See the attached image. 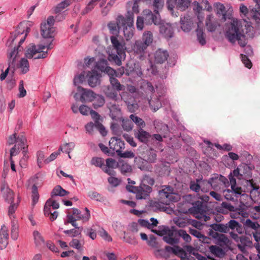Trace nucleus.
Returning <instances> with one entry per match:
<instances>
[{
  "instance_id": "f257e3e1",
  "label": "nucleus",
  "mask_w": 260,
  "mask_h": 260,
  "mask_svg": "<svg viewBox=\"0 0 260 260\" xmlns=\"http://www.w3.org/2000/svg\"><path fill=\"white\" fill-rule=\"evenodd\" d=\"M252 27L245 21L233 19L228 25L225 31V37L232 43L238 41L239 45L243 47L247 44L246 34Z\"/></svg>"
},
{
  "instance_id": "f03ea898",
  "label": "nucleus",
  "mask_w": 260,
  "mask_h": 260,
  "mask_svg": "<svg viewBox=\"0 0 260 260\" xmlns=\"http://www.w3.org/2000/svg\"><path fill=\"white\" fill-rule=\"evenodd\" d=\"M27 36L25 34L24 36L20 38L18 45L14 47L13 49L8 50V58L9 67L15 69L19 68L21 69L22 74H26L29 70V64L28 61L25 58L21 59L19 64L16 63V59L19 56V52L22 51L23 48L21 47V44L24 42Z\"/></svg>"
},
{
  "instance_id": "7ed1b4c3",
  "label": "nucleus",
  "mask_w": 260,
  "mask_h": 260,
  "mask_svg": "<svg viewBox=\"0 0 260 260\" xmlns=\"http://www.w3.org/2000/svg\"><path fill=\"white\" fill-rule=\"evenodd\" d=\"M243 230L249 235H252L256 243L254 247L260 252V224L256 221H252L250 219H246L243 222Z\"/></svg>"
},
{
  "instance_id": "20e7f679",
  "label": "nucleus",
  "mask_w": 260,
  "mask_h": 260,
  "mask_svg": "<svg viewBox=\"0 0 260 260\" xmlns=\"http://www.w3.org/2000/svg\"><path fill=\"white\" fill-rule=\"evenodd\" d=\"M85 212L82 214L81 211L77 208H73L72 211H69L67 215V219L64 224L71 223L74 228H77L76 221L82 220L83 222L88 221L90 218V211L87 208H85Z\"/></svg>"
},
{
  "instance_id": "39448f33",
  "label": "nucleus",
  "mask_w": 260,
  "mask_h": 260,
  "mask_svg": "<svg viewBox=\"0 0 260 260\" xmlns=\"http://www.w3.org/2000/svg\"><path fill=\"white\" fill-rule=\"evenodd\" d=\"M51 42L47 45H39L38 49L36 46L34 44H30L27 47L25 55L27 58H32L34 57L35 59L44 58L47 57V52L43 51V50L47 48V50L51 49Z\"/></svg>"
},
{
  "instance_id": "423d86ee",
  "label": "nucleus",
  "mask_w": 260,
  "mask_h": 260,
  "mask_svg": "<svg viewBox=\"0 0 260 260\" xmlns=\"http://www.w3.org/2000/svg\"><path fill=\"white\" fill-rule=\"evenodd\" d=\"M255 5L254 7L249 6V8L241 4L240 6V11L249 19L254 20L257 23L260 22V0H254Z\"/></svg>"
},
{
  "instance_id": "0eeeda50",
  "label": "nucleus",
  "mask_w": 260,
  "mask_h": 260,
  "mask_svg": "<svg viewBox=\"0 0 260 260\" xmlns=\"http://www.w3.org/2000/svg\"><path fill=\"white\" fill-rule=\"evenodd\" d=\"M177 194L174 192V189L170 186H163L159 191V202L164 205H169L172 202L177 201Z\"/></svg>"
},
{
  "instance_id": "6e6552de",
  "label": "nucleus",
  "mask_w": 260,
  "mask_h": 260,
  "mask_svg": "<svg viewBox=\"0 0 260 260\" xmlns=\"http://www.w3.org/2000/svg\"><path fill=\"white\" fill-rule=\"evenodd\" d=\"M126 188L128 191L135 193L136 198L138 200L146 199L152 191V188L144 183L141 184L139 186L128 185Z\"/></svg>"
},
{
  "instance_id": "1a4fd4ad",
  "label": "nucleus",
  "mask_w": 260,
  "mask_h": 260,
  "mask_svg": "<svg viewBox=\"0 0 260 260\" xmlns=\"http://www.w3.org/2000/svg\"><path fill=\"white\" fill-rule=\"evenodd\" d=\"M123 26H121L123 29V35L126 40H129L134 36V15L133 13L129 14L125 18V22Z\"/></svg>"
},
{
  "instance_id": "9d476101",
  "label": "nucleus",
  "mask_w": 260,
  "mask_h": 260,
  "mask_svg": "<svg viewBox=\"0 0 260 260\" xmlns=\"http://www.w3.org/2000/svg\"><path fill=\"white\" fill-rule=\"evenodd\" d=\"M192 211L196 218L201 221H208L211 219L209 211H206L201 202H197L192 208Z\"/></svg>"
},
{
  "instance_id": "9b49d317",
  "label": "nucleus",
  "mask_w": 260,
  "mask_h": 260,
  "mask_svg": "<svg viewBox=\"0 0 260 260\" xmlns=\"http://www.w3.org/2000/svg\"><path fill=\"white\" fill-rule=\"evenodd\" d=\"M54 23V18L52 16L48 17L47 22L42 23L41 25V35L44 38H51L55 30L53 25Z\"/></svg>"
},
{
  "instance_id": "f8f14e48",
  "label": "nucleus",
  "mask_w": 260,
  "mask_h": 260,
  "mask_svg": "<svg viewBox=\"0 0 260 260\" xmlns=\"http://www.w3.org/2000/svg\"><path fill=\"white\" fill-rule=\"evenodd\" d=\"M207 182L209 185H206L208 187L211 186L215 190L220 189L226 186L229 184L228 180L222 175H215L214 177L210 178Z\"/></svg>"
},
{
  "instance_id": "ddd939ff",
  "label": "nucleus",
  "mask_w": 260,
  "mask_h": 260,
  "mask_svg": "<svg viewBox=\"0 0 260 260\" xmlns=\"http://www.w3.org/2000/svg\"><path fill=\"white\" fill-rule=\"evenodd\" d=\"M190 0H167V4L169 11L173 12L174 8L181 11H184L189 6Z\"/></svg>"
},
{
  "instance_id": "4468645a",
  "label": "nucleus",
  "mask_w": 260,
  "mask_h": 260,
  "mask_svg": "<svg viewBox=\"0 0 260 260\" xmlns=\"http://www.w3.org/2000/svg\"><path fill=\"white\" fill-rule=\"evenodd\" d=\"M110 40L112 45L114 47L113 50L118 54L120 57H122L125 55V44L122 41H120L116 37L111 36Z\"/></svg>"
},
{
  "instance_id": "2eb2a0df",
  "label": "nucleus",
  "mask_w": 260,
  "mask_h": 260,
  "mask_svg": "<svg viewBox=\"0 0 260 260\" xmlns=\"http://www.w3.org/2000/svg\"><path fill=\"white\" fill-rule=\"evenodd\" d=\"M78 90L82 91L80 101L82 103L91 102L95 99L96 93L90 89H85L81 86L78 87Z\"/></svg>"
},
{
  "instance_id": "dca6fc26",
  "label": "nucleus",
  "mask_w": 260,
  "mask_h": 260,
  "mask_svg": "<svg viewBox=\"0 0 260 260\" xmlns=\"http://www.w3.org/2000/svg\"><path fill=\"white\" fill-rule=\"evenodd\" d=\"M125 18L122 15H119L116 18V22H110L108 23V26L113 34H116L121 29V26H123L125 22Z\"/></svg>"
},
{
  "instance_id": "f3484780",
  "label": "nucleus",
  "mask_w": 260,
  "mask_h": 260,
  "mask_svg": "<svg viewBox=\"0 0 260 260\" xmlns=\"http://www.w3.org/2000/svg\"><path fill=\"white\" fill-rule=\"evenodd\" d=\"M204 185H209L207 180L197 179L196 181H190L189 188L191 190L196 192H199L200 190L204 192H207V188H205V187L203 186Z\"/></svg>"
},
{
  "instance_id": "a211bd4d",
  "label": "nucleus",
  "mask_w": 260,
  "mask_h": 260,
  "mask_svg": "<svg viewBox=\"0 0 260 260\" xmlns=\"http://www.w3.org/2000/svg\"><path fill=\"white\" fill-rule=\"evenodd\" d=\"M90 114L92 118L94 120L96 129L103 136H105L107 135V132L104 125L99 121L100 115L93 110H91Z\"/></svg>"
},
{
  "instance_id": "6ab92c4d",
  "label": "nucleus",
  "mask_w": 260,
  "mask_h": 260,
  "mask_svg": "<svg viewBox=\"0 0 260 260\" xmlns=\"http://www.w3.org/2000/svg\"><path fill=\"white\" fill-rule=\"evenodd\" d=\"M227 227L226 233L231 232H236L239 234L243 233V228L241 224L234 219H231L228 223L225 224Z\"/></svg>"
},
{
  "instance_id": "aec40b11",
  "label": "nucleus",
  "mask_w": 260,
  "mask_h": 260,
  "mask_svg": "<svg viewBox=\"0 0 260 260\" xmlns=\"http://www.w3.org/2000/svg\"><path fill=\"white\" fill-rule=\"evenodd\" d=\"M38 177H34L30 178L28 182L30 184H32L31 189V198L32 205H35L38 202L39 199V194L38 190L37 183L36 182Z\"/></svg>"
},
{
  "instance_id": "412c9836",
  "label": "nucleus",
  "mask_w": 260,
  "mask_h": 260,
  "mask_svg": "<svg viewBox=\"0 0 260 260\" xmlns=\"http://www.w3.org/2000/svg\"><path fill=\"white\" fill-rule=\"evenodd\" d=\"M110 149L115 151L117 154L122 149L124 148V144L120 139L115 137L112 138L109 142Z\"/></svg>"
},
{
  "instance_id": "4be33fe9",
  "label": "nucleus",
  "mask_w": 260,
  "mask_h": 260,
  "mask_svg": "<svg viewBox=\"0 0 260 260\" xmlns=\"http://www.w3.org/2000/svg\"><path fill=\"white\" fill-rule=\"evenodd\" d=\"M3 196L5 200L9 203H12L14 202V192L9 188L7 185L3 184L1 188Z\"/></svg>"
},
{
  "instance_id": "5701e85b",
  "label": "nucleus",
  "mask_w": 260,
  "mask_h": 260,
  "mask_svg": "<svg viewBox=\"0 0 260 260\" xmlns=\"http://www.w3.org/2000/svg\"><path fill=\"white\" fill-rule=\"evenodd\" d=\"M181 28L184 32H188L191 29L193 21L188 15H184L180 18Z\"/></svg>"
},
{
  "instance_id": "b1692460",
  "label": "nucleus",
  "mask_w": 260,
  "mask_h": 260,
  "mask_svg": "<svg viewBox=\"0 0 260 260\" xmlns=\"http://www.w3.org/2000/svg\"><path fill=\"white\" fill-rule=\"evenodd\" d=\"M135 136L140 142L146 143L150 137V135L142 128H140L137 131H135Z\"/></svg>"
},
{
  "instance_id": "393cba45",
  "label": "nucleus",
  "mask_w": 260,
  "mask_h": 260,
  "mask_svg": "<svg viewBox=\"0 0 260 260\" xmlns=\"http://www.w3.org/2000/svg\"><path fill=\"white\" fill-rule=\"evenodd\" d=\"M169 53L166 50L158 49L155 53V61L156 63H162L167 60Z\"/></svg>"
},
{
  "instance_id": "a878e982",
  "label": "nucleus",
  "mask_w": 260,
  "mask_h": 260,
  "mask_svg": "<svg viewBox=\"0 0 260 260\" xmlns=\"http://www.w3.org/2000/svg\"><path fill=\"white\" fill-rule=\"evenodd\" d=\"M218 25V22L215 20L213 15H209L207 17L206 19V26L209 31H214Z\"/></svg>"
},
{
  "instance_id": "bb28decb",
  "label": "nucleus",
  "mask_w": 260,
  "mask_h": 260,
  "mask_svg": "<svg viewBox=\"0 0 260 260\" xmlns=\"http://www.w3.org/2000/svg\"><path fill=\"white\" fill-rule=\"evenodd\" d=\"M209 234L221 244L226 245L230 243L229 239L227 236L223 234H220L216 232H214L211 230L209 232Z\"/></svg>"
},
{
  "instance_id": "cd10ccee",
  "label": "nucleus",
  "mask_w": 260,
  "mask_h": 260,
  "mask_svg": "<svg viewBox=\"0 0 260 260\" xmlns=\"http://www.w3.org/2000/svg\"><path fill=\"white\" fill-rule=\"evenodd\" d=\"M159 31L166 38L170 39L173 35V27L169 24L161 25L159 27Z\"/></svg>"
},
{
  "instance_id": "c85d7f7f",
  "label": "nucleus",
  "mask_w": 260,
  "mask_h": 260,
  "mask_svg": "<svg viewBox=\"0 0 260 260\" xmlns=\"http://www.w3.org/2000/svg\"><path fill=\"white\" fill-rule=\"evenodd\" d=\"M89 78L88 82L89 85L91 87H94L100 84V75L95 71H93L92 73L88 75Z\"/></svg>"
},
{
  "instance_id": "c756f323",
  "label": "nucleus",
  "mask_w": 260,
  "mask_h": 260,
  "mask_svg": "<svg viewBox=\"0 0 260 260\" xmlns=\"http://www.w3.org/2000/svg\"><path fill=\"white\" fill-rule=\"evenodd\" d=\"M249 184L251 188L250 191V196L252 200H256V197H259L260 192L258 191L259 186L254 182L252 179L249 180Z\"/></svg>"
},
{
  "instance_id": "7c9ffc66",
  "label": "nucleus",
  "mask_w": 260,
  "mask_h": 260,
  "mask_svg": "<svg viewBox=\"0 0 260 260\" xmlns=\"http://www.w3.org/2000/svg\"><path fill=\"white\" fill-rule=\"evenodd\" d=\"M167 234V236L163 237V240L166 243L174 245L179 242V239L176 236L174 237V232L173 231L169 230Z\"/></svg>"
},
{
  "instance_id": "2f4dec72",
  "label": "nucleus",
  "mask_w": 260,
  "mask_h": 260,
  "mask_svg": "<svg viewBox=\"0 0 260 260\" xmlns=\"http://www.w3.org/2000/svg\"><path fill=\"white\" fill-rule=\"evenodd\" d=\"M147 47L142 41L138 40L136 41L133 46V50L136 53L140 54L143 53Z\"/></svg>"
},
{
  "instance_id": "473e14b6",
  "label": "nucleus",
  "mask_w": 260,
  "mask_h": 260,
  "mask_svg": "<svg viewBox=\"0 0 260 260\" xmlns=\"http://www.w3.org/2000/svg\"><path fill=\"white\" fill-rule=\"evenodd\" d=\"M234 209L235 207L231 203L224 202L222 203L221 206L218 207L217 211L220 213L226 214L229 211H234Z\"/></svg>"
},
{
  "instance_id": "72a5a7b5",
  "label": "nucleus",
  "mask_w": 260,
  "mask_h": 260,
  "mask_svg": "<svg viewBox=\"0 0 260 260\" xmlns=\"http://www.w3.org/2000/svg\"><path fill=\"white\" fill-rule=\"evenodd\" d=\"M143 14L145 15L146 20L148 19L149 21L151 20V22L155 24L159 23V18L157 15L153 14L151 10L148 9L145 10L143 11Z\"/></svg>"
},
{
  "instance_id": "f704fd0d",
  "label": "nucleus",
  "mask_w": 260,
  "mask_h": 260,
  "mask_svg": "<svg viewBox=\"0 0 260 260\" xmlns=\"http://www.w3.org/2000/svg\"><path fill=\"white\" fill-rule=\"evenodd\" d=\"M214 7L215 8V11L218 15H222V18L225 20V15L226 11L225 10V6L223 4L221 3L218 2L215 3L214 4Z\"/></svg>"
},
{
  "instance_id": "c9c22d12",
  "label": "nucleus",
  "mask_w": 260,
  "mask_h": 260,
  "mask_svg": "<svg viewBox=\"0 0 260 260\" xmlns=\"http://www.w3.org/2000/svg\"><path fill=\"white\" fill-rule=\"evenodd\" d=\"M69 193L68 191L64 189L60 185H57L52 190L51 194L52 197L53 196L63 197L69 194Z\"/></svg>"
},
{
  "instance_id": "e433bc0d",
  "label": "nucleus",
  "mask_w": 260,
  "mask_h": 260,
  "mask_svg": "<svg viewBox=\"0 0 260 260\" xmlns=\"http://www.w3.org/2000/svg\"><path fill=\"white\" fill-rule=\"evenodd\" d=\"M209 249L210 251L216 256L221 258L225 255V252L223 249L217 246H210Z\"/></svg>"
},
{
  "instance_id": "4c0bfd02",
  "label": "nucleus",
  "mask_w": 260,
  "mask_h": 260,
  "mask_svg": "<svg viewBox=\"0 0 260 260\" xmlns=\"http://www.w3.org/2000/svg\"><path fill=\"white\" fill-rule=\"evenodd\" d=\"M118 167L119 168L122 174L130 173L132 171V167L128 163L123 160L119 161Z\"/></svg>"
},
{
  "instance_id": "58836bf2",
  "label": "nucleus",
  "mask_w": 260,
  "mask_h": 260,
  "mask_svg": "<svg viewBox=\"0 0 260 260\" xmlns=\"http://www.w3.org/2000/svg\"><path fill=\"white\" fill-rule=\"evenodd\" d=\"M26 142V138L23 134H20L17 138V141L16 144L17 145V147H19L20 148L23 149V152H25V150H26L25 147V143Z\"/></svg>"
},
{
  "instance_id": "ea45409f",
  "label": "nucleus",
  "mask_w": 260,
  "mask_h": 260,
  "mask_svg": "<svg viewBox=\"0 0 260 260\" xmlns=\"http://www.w3.org/2000/svg\"><path fill=\"white\" fill-rule=\"evenodd\" d=\"M94 101V102L93 103V107L95 109L102 107L105 103L104 97L101 95L96 94L95 96Z\"/></svg>"
},
{
  "instance_id": "a19ab883",
  "label": "nucleus",
  "mask_w": 260,
  "mask_h": 260,
  "mask_svg": "<svg viewBox=\"0 0 260 260\" xmlns=\"http://www.w3.org/2000/svg\"><path fill=\"white\" fill-rule=\"evenodd\" d=\"M104 92L107 98L114 101L117 100V93L116 91L111 87L108 86L107 88L104 90Z\"/></svg>"
},
{
  "instance_id": "79ce46f5",
  "label": "nucleus",
  "mask_w": 260,
  "mask_h": 260,
  "mask_svg": "<svg viewBox=\"0 0 260 260\" xmlns=\"http://www.w3.org/2000/svg\"><path fill=\"white\" fill-rule=\"evenodd\" d=\"M71 4L70 0H65L59 3L54 8V11L55 14H58L66 8Z\"/></svg>"
},
{
  "instance_id": "37998d69",
  "label": "nucleus",
  "mask_w": 260,
  "mask_h": 260,
  "mask_svg": "<svg viewBox=\"0 0 260 260\" xmlns=\"http://www.w3.org/2000/svg\"><path fill=\"white\" fill-rule=\"evenodd\" d=\"M241 176L244 178L248 177L251 174V170L250 167L246 164H243L239 166Z\"/></svg>"
},
{
  "instance_id": "c03bdc74",
  "label": "nucleus",
  "mask_w": 260,
  "mask_h": 260,
  "mask_svg": "<svg viewBox=\"0 0 260 260\" xmlns=\"http://www.w3.org/2000/svg\"><path fill=\"white\" fill-rule=\"evenodd\" d=\"M11 236L14 240H17L19 236L18 225L15 220L12 221Z\"/></svg>"
},
{
  "instance_id": "a18cd8bd",
  "label": "nucleus",
  "mask_w": 260,
  "mask_h": 260,
  "mask_svg": "<svg viewBox=\"0 0 260 260\" xmlns=\"http://www.w3.org/2000/svg\"><path fill=\"white\" fill-rule=\"evenodd\" d=\"M147 46L150 45L153 41V35L151 31H147L144 32L143 36V41Z\"/></svg>"
},
{
  "instance_id": "49530a36",
  "label": "nucleus",
  "mask_w": 260,
  "mask_h": 260,
  "mask_svg": "<svg viewBox=\"0 0 260 260\" xmlns=\"http://www.w3.org/2000/svg\"><path fill=\"white\" fill-rule=\"evenodd\" d=\"M34 237L37 246L41 247L44 244V240L38 231H35L34 232Z\"/></svg>"
},
{
  "instance_id": "de8ad7c7",
  "label": "nucleus",
  "mask_w": 260,
  "mask_h": 260,
  "mask_svg": "<svg viewBox=\"0 0 260 260\" xmlns=\"http://www.w3.org/2000/svg\"><path fill=\"white\" fill-rule=\"evenodd\" d=\"M121 57H120L116 52V53H111V54H109L108 57V60L110 61L113 62L118 66H120L121 64Z\"/></svg>"
},
{
  "instance_id": "09e8293b",
  "label": "nucleus",
  "mask_w": 260,
  "mask_h": 260,
  "mask_svg": "<svg viewBox=\"0 0 260 260\" xmlns=\"http://www.w3.org/2000/svg\"><path fill=\"white\" fill-rule=\"evenodd\" d=\"M149 103L153 112L156 111L161 107V103L158 99H151L149 101Z\"/></svg>"
},
{
  "instance_id": "8fccbe9b",
  "label": "nucleus",
  "mask_w": 260,
  "mask_h": 260,
  "mask_svg": "<svg viewBox=\"0 0 260 260\" xmlns=\"http://www.w3.org/2000/svg\"><path fill=\"white\" fill-rule=\"evenodd\" d=\"M196 31L198 41L202 45H205L206 41L204 37V32L203 29L200 28L199 24Z\"/></svg>"
},
{
  "instance_id": "3c124183",
  "label": "nucleus",
  "mask_w": 260,
  "mask_h": 260,
  "mask_svg": "<svg viewBox=\"0 0 260 260\" xmlns=\"http://www.w3.org/2000/svg\"><path fill=\"white\" fill-rule=\"evenodd\" d=\"M210 226L215 231H218L221 233H227V227L225 224H211Z\"/></svg>"
},
{
  "instance_id": "603ef678",
  "label": "nucleus",
  "mask_w": 260,
  "mask_h": 260,
  "mask_svg": "<svg viewBox=\"0 0 260 260\" xmlns=\"http://www.w3.org/2000/svg\"><path fill=\"white\" fill-rule=\"evenodd\" d=\"M129 117L133 123L135 122L140 128H143L145 126V123L142 118L133 114L131 115Z\"/></svg>"
},
{
  "instance_id": "864d4df0",
  "label": "nucleus",
  "mask_w": 260,
  "mask_h": 260,
  "mask_svg": "<svg viewBox=\"0 0 260 260\" xmlns=\"http://www.w3.org/2000/svg\"><path fill=\"white\" fill-rule=\"evenodd\" d=\"M107 61L104 59H101L96 63V68L99 71L105 72L108 67Z\"/></svg>"
},
{
  "instance_id": "5fc2aeb1",
  "label": "nucleus",
  "mask_w": 260,
  "mask_h": 260,
  "mask_svg": "<svg viewBox=\"0 0 260 260\" xmlns=\"http://www.w3.org/2000/svg\"><path fill=\"white\" fill-rule=\"evenodd\" d=\"M22 34V33H21L20 31L17 30L15 31L14 35L12 36L8 40L6 44L7 46L9 47H13V44L16 39Z\"/></svg>"
},
{
  "instance_id": "6e6d98bb",
  "label": "nucleus",
  "mask_w": 260,
  "mask_h": 260,
  "mask_svg": "<svg viewBox=\"0 0 260 260\" xmlns=\"http://www.w3.org/2000/svg\"><path fill=\"white\" fill-rule=\"evenodd\" d=\"M81 230L80 227L77 225V228H75L69 230H65L63 233L66 234L70 235L71 237H75L81 234Z\"/></svg>"
},
{
  "instance_id": "4d7b16f0",
  "label": "nucleus",
  "mask_w": 260,
  "mask_h": 260,
  "mask_svg": "<svg viewBox=\"0 0 260 260\" xmlns=\"http://www.w3.org/2000/svg\"><path fill=\"white\" fill-rule=\"evenodd\" d=\"M164 5V0H154L153 3V6L154 8V12L157 15H159L158 11L161 9Z\"/></svg>"
},
{
  "instance_id": "13d9d810",
  "label": "nucleus",
  "mask_w": 260,
  "mask_h": 260,
  "mask_svg": "<svg viewBox=\"0 0 260 260\" xmlns=\"http://www.w3.org/2000/svg\"><path fill=\"white\" fill-rule=\"evenodd\" d=\"M110 81L113 87L117 90L120 91L123 89V86L121 85L118 80L115 78L110 77Z\"/></svg>"
},
{
  "instance_id": "bf43d9fd",
  "label": "nucleus",
  "mask_w": 260,
  "mask_h": 260,
  "mask_svg": "<svg viewBox=\"0 0 260 260\" xmlns=\"http://www.w3.org/2000/svg\"><path fill=\"white\" fill-rule=\"evenodd\" d=\"M146 159L149 162H154L156 159V154L155 151L152 149L148 151Z\"/></svg>"
},
{
  "instance_id": "052dcab7",
  "label": "nucleus",
  "mask_w": 260,
  "mask_h": 260,
  "mask_svg": "<svg viewBox=\"0 0 260 260\" xmlns=\"http://www.w3.org/2000/svg\"><path fill=\"white\" fill-rule=\"evenodd\" d=\"M176 249H177L176 254H178L180 256L181 260H192V257L188 258V254L183 249L178 246H176Z\"/></svg>"
},
{
  "instance_id": "680f3d73",
  "label": "nucleus",
  "mask_w": 260,
  "mask_h": 260,
  "mask_svg": "<svg viewBox=\"0 0 260 260\" xmlns=\"http://www.w3.org/2000/svg\"><path fill=\"white\" fill-rule=\"evenodd\" d=\"M157 252H161L164 253L165 254L167 253L169 255V254L171 252L173 253L174 254L177 253V249H176V246L175 247H172L169 246H166L164 249H161L157 250Z\"/></svg>"
},
{
  "instance_id": "e2e57ef3",
  "label": "nucleus",
  "mask_w": 260,
  "mask_h": 260,
  "mask_svg": "<svg viewBox=\"0 0 260 260\" xmlns=\"http://www.w3.org/2000/svg\"><path fill=\"white\" fill-rule=\"evenodd\" d=\"M122 127L126 131H129L132 129L133 127V123L132 121L129 119H123L122 120Z\"/></svg>"
},
{
  "instance_id": "0e129e2a",
  "label": "nucleus",
  "mask_w": 260,
  "mask_h": 260,
  "mask_svg": "<svg viewBox=\"0 0 260 260\" xmlns=\"http://www.w3.org/2000/svg\"><path fill=\"white\" fill-rule=\"evenodd\" d=\"M69 245L71 247H72L74 248H76L78 250H82V243L78 239H73L69 243Z\"/></svg>"
},
{
  "instance_id": "69168bd1",
  "label": "nucleus",
  "mask_w": 260,
  "mask_h": 260,
  "mask_svg": "<svg viewBox=\"0 0 260 260\" xmlns=\"http://www.w3.org/2000/svg\"><path fill=\"white\" fill-rule=\"evenodd\" d=\"M177 234L179 237H182L185 242H190L191 241V237L184 230H179L177 232Z\"/></svg>"
},
{
  "instance_id": "338daca9",
  "label": "nucleus",
  "mask_w": 260,
  "mask_h": 260,
  "mask_svg": "<svg viewBox=\"0 0 260 260\" xmlns=\"http://www.w3.org/2000/svg\"><path fill=\"white\" fill-rule=\"evenodd\" d=\"M104 160L101 157H94L91 160V164L96 167L101 168L104 165Z\"/></svg>"
},
{
  "instance_id": "774afa93",
  "label": "nucleus",
  "mask_w": 260,
  "mask_h": 260,
  "mask_svg": "<svg viewBox=\"0 0 260 260\" xmlns=\"http://www.w3.org/2000/svg\"><path fill=\"white\" fill-rule=\"evenodd\" d=\"M88 196L92 200H95L98 201L103 200L102 196L96 191H90L88 193Z\"/></svg>"
}]
</instances>
